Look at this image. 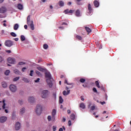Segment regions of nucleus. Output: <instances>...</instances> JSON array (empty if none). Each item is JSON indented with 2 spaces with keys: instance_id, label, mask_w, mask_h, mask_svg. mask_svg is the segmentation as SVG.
<instances>
[{
  "instance_id": "nucleus-32",
  "label": "nucleus",
  "mask_w": 131,
  "mask_h": 131,
  "mask_svg": "<svg viewBox=\"0 0 131 131\" xmlns=\"http://www.w3.org/2000/svg\"><path fill=\"white\" fill-rule=\"evenodd\" d=\"M59 102L60 104H62V103H63V98H62V96H59Z\"/></svg>"
},
{
  "instance_id": "nucleus-23",
  "label": "nucleus",
  "mask_w": 131,
  "mask_h": 131,
  "mask_svg": "<svg viewBox=\"0 0 131 131\" xmlns=\"http://www.w3.org/2000/svg\"><path fill=\"white\" fill-rule=\"evenodd\" d=\"M80 108H82V109H85V105H84V103H81L79 105Z\"/></svg>"
},
{
  "instance_id": "nucleus-18",
  "label": "nucleus",
  "mask_w": 131,
  "mask_h": 131,
  "mask_svg": "<svg viewBox=\"0 0 131 131\" xmlns=\"http://www.w3.org/2000/svg\"><path fill=\"white\" fill-rule=\"evenodd\" d=\"M75 15L76 17H80V16H81V15H80V11L77 10L75 12Z\"/></svg>"
},
{
  "instance_id": "nucleus-61",
  "label": "nucleus",
  "mask_w": 131,
  "mask_h": 131,
  "mask_svg": "<svg viewBox=\"0 0 131 131\" xmlns=\"http://www.w3.org/2000/svg\"><path fill=\"white\" fill-rule=\"evenodd\" d=\"M81 101H84V98H83V97H82V96H81Z\"/></svg>"
},
{
  "instance_id": "nucleus-52",
  "label": "nucleus",
  "mask_w": 131,
  "mask_h": 131,
  "mask_svg": "<svg viewBox=\"0 0 131 131\" xmlns=\"http://www.w3.org/2000/svg\"><path fill=\"white\" fill-rule=\"evenodd\" d=\"M81 1L82 0H76V2H77V5H80V4L79 3V2H81Z\"/></svg>"
},
{
  "instance_id": "nucleus-46",
  "label": "nucleus",
  "mask_w": 131,
  "mask_h": 131,
  "mask_svg": "<svg viewBox=\"0 0 131 131\" xmlns=\"http://www.w3.org/2000/svg\"><path fill=\"white\" fill-rule=\"evenodd\" d=\"M18 103H19V104H20V105L23 104V100H18Z\"/></svg>"
},
{
  "instance_id": "nucleus-38",
  "label": "nucleus",
  "mask_w": 131,
  "mask_h": 131,
  "mask_svg": "<svg viewBox=\"0 0 131 131\" xmlns=\"http://www.w3.org/2000/svg\"><path fill=\"white\" fill-rule=\"evenodd\" d=\"M85 82V79L84 78H81L80 79V82H81V83H83L84 82Z\"/></svg>"
},
{
  "instance_id": "nucleus-44",
  "label": "nucleus",
  "mask_w": 131,
  "mask_h": 131,
  "mask_svg": "<svg viewBox=\"0 0 131 131\" xmlns=\"http://www.w3.org/2000/svg\"><path fill=\"white\" fill-rule=\"evenodd\" d=\"M93 91L94 92V93H98V91H97V89H96V88H93Z\"/></svg>"
},
{
  "instance_id": "nucleus-29",
  "label": "nucleus",
  "mask_w": 131,
  "mask_h": 131,
  "mask_svg": "<svg viewBox=\"0 0 131 131\" xmlns=\"http://www.w3.org/2000/svg\"><path fill=\"white\" fill-rule=\"evenodd\" d=\"M2 85L3 88H7V83H6L5 82H3L2 83Z\"/></svg>"
},
{
  "instance_id": "nucleus-49",
  "label": "nucleus",
  "mask_w": 131,
  "mask_h": 131,
  "mask_svg": "<svg viewBox=\"0 0 131 131\" xmlns=\"http://www.w3.org/2000/svg\"><path fill=\"white\" fill-rule=\"evenodd\" d=\"M53 131L57 130V127L56 126H53Z\"/></svg>"
},
{
  "instance_id": "nucleus-43",
  "label": "nucleus",
  "mask_w": 131,
  "mask_h": 131,
  "mask_svg": "<svg viewBox=\"0 0 131 131\" xmlns=\"http://www.w3.org/2000/svg\"><path fill=\"white\" fill-rule=\"evenodd\" d=\"M48 121H51V120H52V117L51 116H48Z\"/></svg>"
},
{
  "instance_id": "nucleus-56",
  "label": "nucleus",
  "mask_w": 131,
  "mask_h": 131,
  "mask_svg": "<svg viewBox=\"0 0 131 131\" xmlns=\"http://www.w3.org/2000/svg\"><path fill=\"white\" fill-rule=\"evenodd\" d=\"M65 121H66V118H65L64 117L62 118V122H65Z\"/></svg>"
},
{
  "instance_id": "nucleus-45",
  "label": "nucleus",
  "mask_w": 131,
  "mask_h": 131,
  "mask_svg": "<svg viewBox=\"0 0 131 131\" xmlns=\"http://www.w3.org/2000/svg\"><path fill=\"white\" fill-rule=\"evenodd\" d=\"M64 83H66L67 84L70 85L72 84V83H69L67 81V79H66L64 81Z\"/></svg>"
},
{
  "instance_id": "nucleus-53",
  "label": "nucleus",
  "mask_w": 131,
  "mask_h": 131,
  "mask_svg": "<svg viewBox=\"0 0 131 131\" xmlns=\"http://www.w3.org/2000/svg\"><path fill=\"white\" fill-rule=\"evenodd\" d=\"M6 52L8 54H11V53H12V51H11V50H6Z\"/></svg>"
},
{
  "instance_id": "nucleus-48",
  "label": "nucleus",
  "mask_w": 131,
  "mask_h": 131,
  "mask_svg": "<svg viewBox=\"0 0 131 131\" xmlns=\"http://www.w3.org/2000/svg\"><path fill=\"white\" fill-rule=\"evenodd\" d=\"M30 76H33V70H31L30 71Z\"/></svg>"
},
{
  "instance_id": "nucleus-41",
  "label": "nucleus",
  "mask_w": 131,
  "mask_h": 131,
  "mask_svg": "<svg viewBox=\"0 0 131 131\" xmlns=\"http://www.w3.org/2000/svg\"><path fill=\"white\" fill-rule=\"evenodd\" d=\"M9 74H10V70H6V72H5V75H9Z\"/></svg>"
},
{
  "instance_id": "nucleus-24",
  "label": "nucleus",
  "mask_w": 131,
  "mask_h": 131,
  "mask_svg": "<svg viewBox=\"0 0 131 131\" xmlns=\"http://www.w3.org/2000/svg\"><path fill=\"white\" fill-rule=\"evenodd\" d=\"M96 45L97 48H98L99 49H102V45L100 43V42H96Z\"/></svg>"
},
{
  "instance_id": "nucleus-1",
  "label": "nucleus",
  "mask_w": 131,
  "mask_h": 131,
  "mask_svg": "<svg viewBox=\"0 0 131 131\" xmlns=\"http://www.w3.org/2000/svg\"><path fill=\"white\" fill-rule=\"evenodd\" d=\"M45 77L47 79L46 81L50 88H52L53 86V83L52 82V80L53 79L52 78V76L51 75V73L49 72H46L45 73Z\"/></svg>"
},
{
  "instance_id": "nucleus-64",
  "label": "nucleus",
  "mask_w": 131,
  "mask_h": 131,
  "mask_svg": "<svg viewBox=\"0 0 131 131\" xmlns=\"http://www.w3.org/2000/svg\"><path fill=\"white\" fill-rule=\"evenodd\" d=\"M0 18H4V17L3 15L0 14Z\"/></svg>"
},
{
  "instance_id": "nucleus-10",
  "label": "nucleus",
  "mask_w": 131,
  "mask_h": 131,
  "mask_svg": "<svg viewBox=\"0 0 131 131\" xmlns=\"http://www.w3.org/2000/svg\"><path fill=\"white\" fill-rule=\"evenodd\" d=\"M7 12V8L5 7L0 8V14H5Z\"/></svg>"
},
{
  "instance_id": "nucleus-19",
  "label": "nucleus",
  "mask_w": 131,
  "mask_h": 131,
  "mask_svg": "<svg viewBox=\"0 0 131 131\" xmlns=\"http://www.w3.org/2000/svg\"><path fill=\"white\" fill-rule=\"evenodd\" d=\"M6 100H3V101H0V103H3V106H2V108L3 109H6V105H7L5 103Z\"/></svg>"
},
{
  "instance_id": "nucleus-9",
  "label": "nucleus",
  "mask_w": 131,
  "mask_h": 131,
  "mask_svg": "<svg viewBox=\"0 0 131 131\" xmlns=\"http://www.w3.org/2000/svg\"><path fill=\"white\" fill-rule=\"evenodd\" d=\"M66 90H67V92H66V91H64L62 92L63 96H67V95H69V94H70V90H69L68 87H66Z\"/></svg>"
},
{
  "instance_id": "nucleus-20",
  "label": "nucleus",
  "mask_w": 131,
  "mask_h": 131,
  "mask_svg": "<svg viewBox=\"0 0 131 131\" xmlns=\"http://www.w3.org/2000/svg\"><path fill=\"white\" fill-rule=\"evenodd\" d=\"M27 24H30V23H31V22H33V21L30 20V15H29L27 17Z\"/></svg>"
},
{
  "instance_id": "nucleus-37",
  "label": "nucleus",
  "mask_w": 131,
  "mask_h": 131,
  "mask_svg": "<svg viewBox=\"0 0 131 131\" xmlns=\"http://www.w3.org/2000/svg\"><path fill=\"white\" fill-rule=\"evenodd\" d=\"M43 49H45V50H47L49 48V46H48V45L47 44H44L43 46Z\"/></svg>"
},
{
  "instance_id": "nucleus-15",
  "label": "nucleus",
  "mask_w": 131,
  "mask_h": 131,
  "mask_svg": "<svg viewBox=\"0 0 131 131\" xmlns=\"http://www.w3.org/2000/svg\"><path fill=\"white\" fill-rule=\"evenodd\" d=\"M94 5L95 8H98V7H99V6L100 5V3H99V2H98V1H94Z\"/></svg>"
},
{
  "instance_id": "nucleus-34",
  "label": "nucleus",
  "mask_w": 131,
  "mask_h": 131,
  "mask_svg": "<svg viewBox=\"0 0 131 131\" xmlns=\"http://www.w3.org/2000/svg\"><path fill=\"white\" fill-rule=\"evenodd\" d=\"M76 38H77V39H78L79 40H81V39H82V37H81V36L79 35H77L76 36Z\"/></svg>"
},
{
  "instance_id": "nucleus-51",
  "label": "nucleus",
  "mask_w": 131,
  "mask_h": 131,
  "mask_svg": "<svg viewBox=\"0 0 131 131\" xmlns=\"http://www.w3.org/2000/svg\"><path fill=\"white\" fill-rule=\"evenodd\" d=\"M39 80H40V79L38 78L36 80H35V82H39Z\"/></svg>"
},
{
  "instance_id": "nucleus-14",
  "label": "nucleus",
  "mask_w": 131,
  "mask_h": 131,
  "mask_svg": "<svg viewBox=\"0 0 131 131\" xmlns=\"http://www.w3.org/2000/svg\"><path fill=\"white\" fill-rule=\"evenodd\" d=\"M29 103H33L34 102V97H30L28 99Z\"/></svg>"
},
{
  "instance_id": "nucleus-55",
  "label": "nucleus",
  "mask_w": 131,
  "mask_h": 131,
  "mask_svg": "<svg viewBox=\"0 0 131 131\" xmlns=\"http://www.w3.org/2000/svg\"><path fill=\"white\" fill-rule=\"evenodd\" d=\"M67 113L68 114H70V113H71V111H70V110H68Z\"/></svg>"
},
{
  "instance_id": "nucleus-7",
  "label": "nucleus",
  "mask_w": 131,
  "mask_h": 131,
  "mask_svg": "<svg viewBox=\"0 0 131 131\" xmlns=\"http://www.w3.org/2000/svg\"><path fill=\"white\" fill-rule=\"evenodd\" d=\"M63 13H64V14H73V13H74V10H69V9H67L64 10Z\"/></svg>"
},
{
  "instance_id": "nucleus-47",
  "label": "nucleus",
  "mask_w": 131,
  "mask_h": 131,
  "mask_svg": "<svg viewBox=\"0 0 131 131\" xmlns=\"http://www.w3.org/2000/svg\"><path fill=\"white\" fill-rule=\"evenodd\" d=\"M25 64V62L20 61L18 63V65H24Z\"/></svg>"
},
{
  "instance_id": "nucleus-17",
  "label": "nucleus",
  "mask_w": 131,
  "mask_h": 131,
  "mask_svg": "<svg viewBox=\"0 0 131 131\" xmlns=\"http://www.w3.org/2000/svg\"><path fill=\"white\" fill-rule=\"evenodd\" d=\"M88 9L89 13H92V11H93V9H92V5H91V4H88Z\"/></svg>"
},
{
  "instance_id": "nucleus-58",
  "label": "nucleus",
  "mask_w": 131,
  "mask_h": 131,
  "mask_svg": "<svg viewBox=\"0 0 131 131\" xmlns=\"http://www.w3.org/2000/svg\"><path fill=\"white\" fill-rule=\"evenodd\" d=\"M59 29H60V30H62L64 29V27H59Z\"/></svg>"
},
{
  "instance_id": "nucleus-35",
  "label": "nucleus",
  "mask_w": 131,
  "mask_h": 131,
  "mask_svg": "<svg viewBox=\"0 0 131 131\" xmlns=\"http://www.w3.org/2000/svg\"><path fill=\"white\" fill-rule=\"evenodd\" d=\"M59 5L60 7H63L64 6V2H63L62 1H60L59 2Z\"/></svg>"
},
{
  "instance_id": "nucleus-50",
  "label": "nucleus",
  "mask_w": 131,
  "mask_h": 131,
  "mask_svg": "<svg viewBox=\"0 0 131 131\" xmlns=\"http://www.w3.org/2000/svg\"><path fill=\"white\" fill-rule=\"evenodd\" d=\"M68 125H69V126H71V125H72L71 120H69V121H68Z\"/></svg>"
},
{
  "instance_id": "nucleus-4",
  "label": "nucleus",
  "mask_w": 131,
  "mask_h": 131,
  "mask_svg": "<svg viewBox=\"0 0 131 131\" xmlns=\"http://www.w3.org/2000/svg\"><path fill=\"white\" fill-rule=\"evenodd\" d=\"M5 45L6 47H8L9 48L12 47L13 46V41L10 40H7L5 41Z\"/></svg>"
},
{
  "instance_id": "nucleus-16",
  "label": "nucleus",
  "mask_w": 131,
  "mask_h": 131,
  "mask_svg": "<svg viewBox=\"0 0 131 131\" xmlns=\"http://www.w3.org/2000/svg\"><path fill=\"white\" fill-rule=\"evenodd\" d=\"M28 25H29V26H30L31 29L32 30H34V25H33V21H31V23L28 24Z\"/></svg>"
},
{
  "instance_id": "nucleus-5",
  "label": "nucleus",
  "mask_w": 131,
  "mask_h": 131,
  "mask_svg": "<svg viewBox=\"0 0 131 131\" xmlns=\"http://www.w3.org/2000/svg\"><path fill=\"white\" fill-rule=\"evenodd\" d=\"M10 91L12 92V93H15L16 91H17V87L15 85H11L9 87Z\"/></svg>"
},
{
  "instance_id": "nucleus-8",
  "label": "nucleus",
  "mask_w": 131,
  "mask_h": 131,
  "mask_svg": "<svg viewBox=\"0 0 131 131\" xmlns=\"http://www.w3.org/2000/svg\"><path fill=\"white\" fill-rule=\"evenodd\" d=\"M8 62L10 64H15V62H16V60L13 58L9 57L8 58Z\"/></svg>"
},
{
  "instance_id": "nucleus-42",
  "label": "nucleus",
  "mask_w": 131,
  "mask_h": 131,
  "mask_svg": "<svg viewBox=\"0 0 131 131\" xmlns=\"http://www.w3.org/2000/svg\"><path fill=\"white\" fill-rule=\"evenodd\" d=\"M96 109V106H95V105H93L91 106V110L92 111H94V110Z\"/></svg>"
},
{
  "instance_id": "nucleus-26",
  "label": "nucleus",
  "mask_w": 131,
  "mask_h": 131,
  "mask_svg": "<svg viewBox=\"0 0 131 131\" xmlns=\"http://www.w3.org/2000/svg\"><path fill=\"white\" fill-rule=\"evenodd\" d=\"M70 118L71 120H74L75 119V115H74V114H72L70 115Z\"/></svg>"
},
{
  "instance_id": "nucleus-3",
  "label": "nucleus",
  "mask_w": 131,
  "mask_h": 131,
  "mask_svg": "<svg viewBox=\"0 0 131 131\" xmlns=\"http://www.w3.org/2000/svg\"><path fill=\"white\" fill-rule=\"evenodd\" d=\"M49 96V91L47 90H43L41 93V97L43 99H46Z\"/></svg>"
},
{
  "instance_id": "nucleus-21",
  "label": "nucleus",
  "mask_w": 131,
  "mask_h": 131,
  "mask_svg": "<svg viewBox=\"0 0 131 131\" xmlns=\"http://www.w3.org/2000/svg\"><path fill=\"white\" fill-rule=\"evenodd\" d=\"M85 29L88 33H91V32H92V30L88 27H85Z\"/></svg>"
},
{
  "instance_id": "nucleus-27",
  "label": "nucleus",
  "mask_w": 131,
  "mask_h": 131,
  "mask_svg": "<svg viewBox=\"0 0 131 131\" xmlns=\"http://www.w3.org/2000/svg\"><path fill=\"white\" fill-rule=\"evenodd\" d=\"M95 84L97 88H98V89H100V88H101V86H100V83L99 82V81H96Z\"/></svg>"
},
{
  "instance_id": "nucleus-12",
  "label": "nucleus",
  "mask_w": 131,
  "mask_h": 131,
  "mask_svg": "<svg viewBox=\"0 0 131 131\" xmlns=\"http://www.w3.org/2000/svg\"><path fill=\"white\" fill-rule=\"evenodd\" d=\"M7 117H1L0 118V122L1 123H4V122H5V121H7Z\"/></svg>"
},
{
  "instance_id": "nucleus-40",
  "label": "nucleus",
  "mask_w": 131,
  "mask_h": 131,
  "mask_svg": "<svg viewBox=\"0 0 131 131\" xmlns=\"http://www.w3.org/2000/svg\"><path fill=\"white\" fill-rule=\"evenodd\" d=\"M20 79V77H16L13 79V81H17V80H19Z\"/></svg>"
},
{
  "instance_id": "nucleus-63",
  "label": "nucleus",
  "mask_w": 131,
  "mask_h": 131,
  "mask_svg": "<svg viewBox=\"0 0 131 131\" xmlns=\"http://www.w3.org/2000/svg\"><path fill=\"white\" fill-rule=\"evenodd\" d=\"M59 131H63V128H60Z\"/></svg>"
},
{
  "instance_id": "nucleus-28",
  "label": "nucleus",
  "mask_w": 131,
  "mask_h": 131,
  "mask_svg": "<svg viewBox=\"0 0 131 131\" xmlns=\"http://www.w3.org/2000/svg\"><path fill=\"white\" fill-rule=\"evenodd\" d=\"M25 113V108L23 107L22 108L20 109V114H23L24 113Z\"/></svg>"
},
{
  "instance_id": "nucleus-30",
  "label": "nucleus",
  "mask_w": 131,
  "mask_h": 131,
  "mask_svg": "<svg viewBox=\"0 0 131 131\" xmlns=\"http://www.w3.org/2000/svg\"><path fill=\"white\" fill-rule=\"evenodd\" d=\"M25 39V36H24V35H22L20 36V40H21V41H24Z\"/></svg>"
},
{
  "instance_id": "nucleus-39",
  "label": "nucleus",
  "mask_w": 131,
  "mask_h": 131,
  "mask_svg": "<svg viewBox=\"0 0 131 131\" xmlns=\"http://www.w3.org/2000/svg\"><path fill=\"white\" fill-rule=\"evenodd\" d=\"M10 35H11V36H13V37H16V36H17V35H16V34L14 32H11L10 33Z\"/></svg>"
},
{
  "instance_id": "nucleus-36",
  "label": "nucleus",
  "mask_w": 131,
  "mask_h": 131,
  "mask_svg": "<svg viewBox=\"0 0 131 131\" xmlns=\"http://www.w3.org/2000/svg\"><path fill=\"white\" fill-rule=\"evenodd\" d=\"M36 74H37V75H38V76H41V73L40 72H39V71H36Z\"/></svg>"
},
{
  "instance_id": "nucleus-11",
  "label": "nucleus",
  "mask_w": 131,
  "mask_h": 131,
  "mask_svg": "<svg viewBox=\"0 0 131 131\" xmlns=\"http://www.w3.org/2000/svg\"><path fill=\"white\" fill-rule=\"evenodd\" d=\"M15 129L16 130H19L21 127V124L19 122H17L15 124Z\"/></svg>"
},
{
  "instance_id": "nucleus-60",
  "label": "nucleus",
  "mask_w": 131,
  "mask_h": 131,
  "mask_svg": "<svg viewBox=\"0 0 131 131\" xmlns=\"http://www.w3.org/2000/svg\"><path fill=\"white\" fill-rule=\"evenodd\" d=\"M27 27H28L27 25H25L24 26V28H25V29H27Z\"/></svg>"
},
{
  "instance_id": "nucleus-54",
  "label": "nucleus",
  "mask_w": 131,
  "mask_h": 131,
  "mask_svg": "<svg viewBox=\"0 0 131 131\" xmlns=\"http://www.w3.org/2000/svg\"><path fill=\"white\" fill-rule=\"evenodd\" d=\"M25 70H26V68L24 67V68H23V69H22V70H21V71H22L23 72H24V71H25Z\"/></svg>"
},
{
  "instance_id": "nucleus-33",
  "label": "nucleus",
  "mask_w": 131,
  "mask_h": 131,
  "mask_svg": "<svg viewBox=\"0 0 131 131\" xmlns=\"http://www.w3.org/2000/svg\"><path fill=\"white\" fill-rule=\"evenodd\" d=\"M23 81H25V82H29V80L26 78H23Z\"/></svg>"
},
{
  "instance_id": "nucleus-2",
  "label": "nucleus",
  "mask_w": 131,
  "mask_h": 131,
  "mask_svg": "<svg viewBox=\"0 0 131 131\" xmlns=\"http://www.w3.org/2000/svg\"><path fill=\"white\" fill-rule=\"evenodd\" d=\"M42 110V107L41 105L38 104L37 105L36 108V113L37 115H40L41 114V111Z\"/></svg>"
},
{
  "instance_id": "nucleus-31",
  "label": "nucleus",
  "mask_w": 131,
  "mask_h": 131,
  "mask_svg": "<svg viewBox=\"0 0 131 131\" xmlns=\"http://www.w3.org/2000/svg\"><path fill=\"white\" fill-rule=\"evenodd\" d=\"M13 71L15 74H20V71L18 70H14Z\"/></svg>"
},
{
  "instance_id": "nucleus-57",
  "label": "nucleus",
  "mask_w": 131,
  "mask_h": 131,
  "mask_svg": "<svg viewBox=\"0 0 131 131\" xmlns=\"http://www.w3.org/2000/svg\"><path fill=\"white\" fill-rule=\"evenodd\" d=\"M100 104H101V105H104V104H106V102L105 101L100 102Z\"/></svg>"
},
{
  "instance_id": "nucleus-62",
  "label": "nucleus",
  "mask_w": 131,
  "mask_h": 131,
  "mask_svg": "<svg viewBox=\"0 0 131 131\" xmlns=\"http://www.w3.org/2000/svg\"><path fill=\"white\" fill-rule=\"evenodd\" d=\"M5 0H0V4H2V3H4Z\"/></svg>"
},
{
  "instance_id": "nucleus-13",
  "label": "nucleus",
  "mask_w": 131,
  "mask_h": 131,
  "mask_svg": "<svg viewBox=\"0 0 131 131\" xmlns=\"http://www.w3.org/2000/svg\"><path fill=\"white\" fill-rule=\"evenodd\" d=\"M37 69H38V70H39V71H40L41 72H46V71H47L46 68H43L42 67H38L37 68Z\"/></svg>"
},
{
  "instance_id": "nucleus-59",
  "label": "nucleus",
  "mask_w": 131,
  "mask_h": 131,
  "mask_svg": "<svg viewBox=\"0 0 131 131\" xmlns=\"http://www.w3.org/2000/svg\"><path fill=\"white\" fill-rule=\"evenodd\" d=\"M14 40L15 41H18V40H19V39L18 38H14Z\"/></svg>"
},
{
  "instance_id": "nucleus-22",
  "label": "nucleus",
  "mask_w": 131,
  "mask_h": 131,
  "mask_svg": "<svg viewBox=\"0 0 131 131\" xmlns=\"http://www.w3.org/2000/svg\"><path fill=\"white\" fill-rule=\"evenodd\" d=\"M17 8L18 10H23V5L21 4H18L17 5Z\"/></svg>"
},
{
  "instance_id": "nucleus-25",
  "label": "nucleus",
  "mask_w": 131,
  "mask_h": 131,
  "mask_svg": "<svg viewBox=\"0 0 131 131\" xmlns=\"http://www.w3.org/2000/svg\"><path fill=\"white\" fill-rule=\"evenodd\" d=\"M13 28L14 30H18V28H19V25H18V24H15Z\"/></svg>"
},
{
  "instance_id": "nucleus-6",
  "label": "nucleus",
  "mask_w": 131,
  "mask_h": 131,
  "mask_svg": "<svg viewBox=\"0 0 131 131\" xmlns=\"http://www.w3.org/2000/svg\"><path fill=\"white\" fill-rule=\"evenodd\" d=\"M56 113H57V111L55 109L52 110V121H54L55 119V116L56 115Z\"/></svg>"
}]
</instances>
